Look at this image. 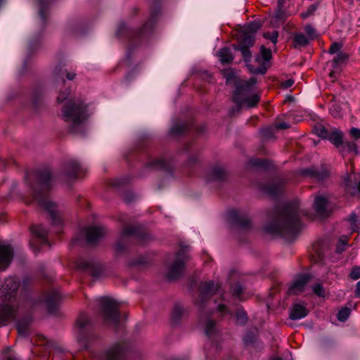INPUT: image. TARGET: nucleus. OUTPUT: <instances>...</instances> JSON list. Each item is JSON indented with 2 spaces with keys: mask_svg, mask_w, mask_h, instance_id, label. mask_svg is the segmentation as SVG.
I'll return each mask as SVG.
<instances>
[{
  "mask_svg": "<svg viewBox=\"0 0 360 360\" xmlns=\"http://www.w3.org/2000/svg\"><path fill=\"white\" fill-rule=\"evenodd\" d=\"M200 300L198 301V304L201 306L205 300L210 297L213 295H219L222 296L221 290L220 289V286L218 283H214L212 281L209 282H203L200 285Z\"/></svg>",
  "mask_w": 360,
  "mask_h": 360,
  "instance_id": "6e6552de",
  "label": "nucleus"
},
{
  "mask_svg": "<svg viewBox=\"0 0 360 360\" xmlns=\"http://www.w3.org/2000/svg\"><path fill=\"white\" fill-rule=\"evenodd\" d=\"M293 84L294 80L292 79H288L281 82V86L285 89L290 88Z\"/></svg>",
  "mask_w": 360,
  "mask_h": 360,
  "instance_id": "3c124183",
  "label": "nucleus"
},
{
  "mask_svg": "<svg viewBox=\"0 0 360 360\" xmlns=\"http://www.w3.org/2000/svg\"><path fill=\"white\" fill-rule=\"evenodd\" d=\"M252 165L258 167H265L266 164L264 160L257 159L252 161Z\"/></svg>",
  "mask_w": 360,
  "mask_h": 360,
  "instance_id": "603ef678",
  "label": "nucleus"
},
{
  "mask_svg": "<svg viewBox=\"0 0 360 360\" xmlns=\"http://www.w3.org/2000/svg\"><path fill=\"white\" fill-rule=\"evenodd\" d=\"M347 245H348V238H347V237L345 236H342L339 239L338 243L337 244L336 252L338 253V254H341L342 252H343L345 250L346 247Z\"/></svg>",
  "mask_w": 360,
  "mask_h": 360,
  "instance_id": "2f4dec72",
  "label": "nucleus"
},
{
  "mask_svg": "<svg viewBox=\"0 0 360 360\" xmlns=\"http://www.w3.org/2000/svg\"><path fill=\"white\" fill-rule=\"evenodd\" d=\"M225 176V172L223 168L220 167H214L211 171L210 180H221Z\"/></svg>",
  "mask_w": 360,
  "mask_h": 360,
  "instance_id": "bb28decb",
  "label": "nucleus"
},
{
  "mask_svg": "<svg viewBox=\"0 0 360 360\" xmlns=\"http://www.w3.org/2000/svg\"><path fill=\"white\" fill-rule=\"evenodd\" d=\"M98 302L105 319L117 323L120 320L119 303L108 297H100Z\"/></svg>",
  "mask_w": 360,
  "mask_h": 360,
  "instance_id": "423d86ee",
  "label": "nucleus"
},
{
  "mask_svg": "<svg viewBox=\"0 0 360 360\" xmlns=\"http://www.w3.org/2000/svg\"><path fill=\"white\" fill-rule=\"evenodd\" d=\"M354 295L355 297L359 298L360 297V281H358L356 284L354 289Z\"/></svg>",
  "mask_w": 360,
  "mask_h": 360,
  "instance_id": "4d7b16f0",
  "label": "nucleus"
},
{
  "mask_svg": "<svg viewBox=\"0 0 360 360\" xmlns=\"http://www.w3.org/2000/svg\"><path fill=\"white\" fill-rule=\"evenodd\" d=\"M232 73H233L232 70H226L224 71V76L226 77L227 82L231 79Z\"/></svg>",
  "mask_w": 360,
  "mask_h": 360,
  "instance_id": "bf43d9fd",
  "label": "nucleus"
},
{
  "mask_svg": "<svg viewBox=\"0 0 360 360\" xmlns=\"http://www.w3.org/2000/svg\"><path fill=\"white\" fill-rule=\"evenodd\" d=\"M256 82V78L252 77L248 80H242L238 83L233 99L238 107L252 108L258 103L259 96L255 93Z\"/></svg>",
  "mask_w": 360,
  "mask_h": 360,
  "instance_id": "39448f33",
  "label": "nucleus"
},
{
  "mask_svg": "<svg viewBox=\"0 0 360 360\" xmlns=\"http://www.w3.org/2000/svg\"><path fill=\"white\" fill-rule=\"evenodd\" d=\"M39 15H40V17L41 18V19L43 20H45V18H46V14H45V10L44 8H41L40 11H39Z\"/></svg>",
  "mask_w": 360,
  "mask_h": 360,
  "instance_id": "e2e57ef3",
  "label": "nucleus"
},
{
  "mask_svg": "<svg viewBox=\"0 0 360 360\" xmlns=\"http://www.w3.org/2000/svg\"><path fill=\"white\" fill-rule=\"evenodd\" d=\"M116 249H117V250L118 252H120V251H122V250L124 249V248L121 245V243H120V241H119V242L117 243V245H116Z\"/></svg>",
  "mask_w": 360,
  "mask_h": 360,
  "instance_id": "0e129e2a",
  "label": "nucleus"
},
{
  "mask_svg": "<svg viewBox=\"0 0 360 360\" xmlns=\"http://www.w3.org/2000/svg\"><path fill=\"white\" fill-rule=\"evenodd\" d=\"M341 152L344 155L345 153H353L356 154L358 150L354 142H346L342 145Z\"/></svg>",
  "mask_w": 360,
  "mask_h": 360,
  "instance_id": "c85d7f7f",
  "label": "nucleus"
},
{
  "mask_svg": "<svg viewBox=\"0 0 360 360\" xmlns=\"http://www.w3.org/2000/svg\"><path fill=\"white\" fill-rule=\"evenodd\" d=\"M342 44L339 42H334L331 44L328 53L330 54L338 53L341 52L340 50L342 49Z\"/></svg>",
  "mask_w": 360,
  "mask_h": 360,
  "instance_id": "c03bdc74",
  "label": "nucleus"
},
{
  "mask_svg": "<svg viewBox=\"0 0 360 360\" xmlns=\"http://www.w3.org/2000/svg\"><path fill=\"white\" fill-rule=\"evenodd\" d=\"M20 283L18 278L10 277L5 280L3 295H0V325L4 326L15 318L17 306L14 304L16 290Z\"/></svg>",
  "mask_w": 360,
  "mask_h": 360,
  "instance_id": "7ed1b4c3",
  "label": "nucleus"
},
{
  "mask_svg": "<svg viewBox=\"0 0 360 360\" xmlns=\"http://www.w3.org/2000/svg\"><path fill=\"white\" fill-rule=\"evenodd\" d=\"M226 309V307L224 304H219L217 307V310L219 311H224Z\"/></svg>",
  "mask_w": 360,
  "mask_h": 360,
  "instance_id": "69168bd1",
  "label": "nucleus"
},
{
  "mask_svg": "<svg viewBox=\"0 0 360 360\" xmlns=\"http://www.w3.org/2000/svg\"><path fill=\"white\" fill-rule=\"evenodd\" d=\"M261 27V25L259 22L253 21L250 22L248 24H247L243 27V31L247 32L250 33V34H253L255 36V34L256 32L259 30Z\"/></svg>",
  "mask_w": 360,
  "mask_h": 360,
  "instance_id": "cd10ccee",
  "label": "nucleus"
},
{
  "mask_svg": "<svg viewBox=\"0 0 360 360\" xmlns=\"http://www.w3.org/2000/svg\"><path fill=\"white\" fill-rule=\"evenodd\" d=\"M350 314V309L347 307L342 308L338 313V319L340 321H346Z\"/></svg>",
  "mask_w": 360,
  "mask_h": 360,
  "instance_id": "58836bf2",
  "label": "nucleus"
},
{
  "mask_svg": "<svg viewBox=\"0 0 360 360\" xmlns=\"http://www.w3.org/2000/svg\"><path fill=\"white\" fill-rule=\"evenodd\" d=\"M31 232L39 239L41 244L48 243L46 240L47 231L41 225H34L30 227Z\"/></svg>",
  "mask_w": 360,
  "mask_h": 360,
  "instance_id": "6ab92c4d",
  "label": "nucleus"
},
{
  "mask_svg": "<svg viewBox=\"0 0 360 360\" xmlns=\"http://www.w3.org/2000/svg\"><path fill=\"white\" fill-rule=\"evenodd\" d=\"M308 314V310L304 306L300 304H294L290 310V319L298 320L304 318Z\"/></svg>",
  "mask_w": 360,
  "mask_h": 360,
  "instance_id": "dca6fc26",
  "label": "nucleus"
},
{
  "mask_svg": "<svg viewBox=\"0 0 360 360\" xmlns=\"http://www.w3.org/2000/svg\"><path fill=\"white\" fill-rule=\"evenodd\" d=\"M84 173L85 170L76 161H71L67 166L65 175L70 179H77L82 176Z\"/></svg>",
  "mask_w": 360,
  "mask_h": 360,
  "instance_id": "2eb2a0df",
  "label": "nucleus"
},
{
  "mask_svg": "<svg viewBox=\"0 0 360 360\" xmlns=\"http://www.w3.org/2000/svg\"><path fill=\"white\" fill-rule=\"evenodd\" d=\"M302 174L315 177L320 181L323 180L328 176V172L326 170L322 169L320 171L314 168L306 169L302 171Z\"/></svg>",
  "mask_w": 360,
  "mask_h": 360,
  "instance_id": "4be33fe9",
  "label": "nucleus"
},
{
  "mask_svg": "<svg viewBox=\"0 0 360 360\" xmlns=\"http://www.w3.org/2000/svg\"><path fill=\"white\" fill-rule=\"evenodd\" d=\"M313 206L316 215L321 218L328 217L333 210L328 198L323 195L315 198Z\"/></svg>",
  "mask_w": 360,
  "mask_h": 360,
  "instance_id": "0eeeda50",
  "label": "nucleus"
},
{
  "mask_svg": "<svg viewBox=\"0 0 360 360\" xmlns=\"http://www.w3.org/2000/svg\"><path fill=\"white\" fill-rule=\"evenodd\" d=\"M4 360H18L17 356L11 352L10 348H6L2 352Z\"/></svg>",
  "mask_w": 360,
  "mask_h": 360,
  "instance_id": "37998d69",
  "label": "nucleus"
},
{
  "mask_svg": "<svg viewBox=\"0 0 360 360\" xmlns=\"http://www.w3.org/2000/svg\"><path fill=\"white\" fill-rule=\"evenodd\" d=\"M217 56L220 61L223 63H229L233 60L232 52L229 48L220 49Z\"/></svg>",
  "mask_w": 360,
  "mask_h": 360,
  "instance_id": "5701e85b",
  "label": "nucleus"
},
{
  "mask_svg": "<svg viewBox=\"0 0 360 360\" xmlns=\"http://www.w3.org/2000/svg\"><path fill=\"white\" fill-rule=\"evenodd\" d=\"M326 139H328L336 147L342 145V133L337 129L328 131Z\"/></svg>",
  "mask_w": 360,
  "mask_h": 360,
  "instance_id": "aec40b11",
  "label": "nucleus"
},
{
  "mask_svg": "<svg viewBox=\"0 0 360 360\" xmlns=\"http://www.w3.org/2000/svg\"><path fill=\"white\" fill-rule=\"evenodd\" d=\"M187 260V256L184 251H179L176 257L174 262L171 265L167 273L169 280H174L180 276L184 269V264Z\"/></svg>",
  "mask_w": 360,
  "mask_h": 360,
  "instance_id": "1a4fd4ad",
  "label": "nucleus"
},
{
  "mask_svg": "<svg viewBox=\"0 0 360 360\" xmlns=\"http://www.w3.org/2000/svg\"><path fill=\"white\" fill-rule=\"evenodd\" d=\"M183 314V308L179 305L176 304L174 306V309L172 313V319L174 322H176L179 321V319L181 318Z\"/></svg>",
  "mask_w": 360,
  "mask_h": 360,
  "instance_id": "c9c22d12",
  "label": "nucleus"
},
{
  "mask_svg": "<svg viewBox=\"0 0 360 360\" xmlns=\"http://www.w3.org/2000/svg\"><path fill=\"white\" fill-rule=\"evenodd\" d=\"M248 316L244 311H238L236 314V322L239 325H243L247 322Z\"/></svg>",
  "mask_w": 360,
  "mask_h": 360,
  "instance_id": "ea45409f",
  "label": "nucleus"
},
{
  "mask_svg": "<svg viewBox=\"0 0 360 360\" xmlns=\"http://www.w3.org/2000/svg\"><path fill=\"white\" fill-rule=\"evenodd\" d=\"M232 222L237 224L240 228L246 229L250 224V221L246 216L242 215L238 211L231 210L229 213Z\"/></svg>",
  "mask_w": 360,
  "mask_h": 360,
  "instance_id": "4468645a",
  "label": "nucleus"
},
{
  "mask_svg": "<svg viewBox=\"0 0 360 360\" xmlns=\"http://www.w3.org/2000/svg\"><path fill=\"white\" fill-rule=\"evenodd\" d=\"M76 265L78 269L84 271H89L91 275L94 276H96V274L95 272V266L94 264L89 260H86L83 258H79L77 259L76 262Z\"/></svg>",
  "mask_w": 360,
  "mask_h": 360,
  "instance_id": "a211bd4d",
  "label": "nucleus"
},
{
  "mask_svg": "<svg viewBox=\"0 0 360 360\" xmlns=\"http://www.w3.org/2000/svg\"><path fill=\"white\" fill-rule=\"evenodd\" d=\"M36 185H32L34 199L39 205L44 207L50 214L52 224L57 227L56 232L61 231L63 220L57 211V205L51 201L46 194V191L51 186L52 176L48 169L41 170L34 174Z\"/></svg>",
  "mask_w": 360,
  "mask_h": 360,
  "instance_id": "f03ea898",
  "label": "nucleus"
},
{
  "mask_svg": "<svg viewBox=\"0 0 360 360\" xmlns=\"http://www.w3.org/2000/svg\"><path fill=\"white\" fill-rule=\"evenodd\" d=\"M274 212L275 219L266 226L265 231L278 235L285 240H292L302 227L300 215L307 213L300 210L297 202L285 204L281 207L275 208Z\"/></svg>",
  "mask_w": 360,
  "mask_h": 360,
  "instance_id": "f257e3e1",
  "label": "nucleus"
},
{
  "mask_svg": "<svg viewBox=\"0 0 360 360\" xmlns=\"http://www.w3.org/2000/svg\"><path fill=\"white\" fill-rule=\"evenodd\" d=\"M350 134L354 139H358L360 138V129L358 128L352 127L350 129Z\"/></svg>",
  "mask_w": 360,
  "mask_h": 360,
  "instance_id": "864d4df0",
  "label": "nucleus"
},
{
  "mask_svg": "<svg viewBox=\"0 0 360 360\" xmlns=\"http://www.w3.org/2000/svg\"><path fill=\"white\" fill-rule=\"evenodd\" d=\"M319 6L318 4H311L305 12H303L300 14V16L302 19H306L309 16L312 15L314 12L317 10Z\"/></svg>",
  "mask_w": 360,
  "mask_h": 360,
  "instance_id": "e433bc0d",
  "label": "nucleus"
},
{
  "mask_svg": "<svg viewBox=\"0 0 360 360\" xmlns=\"http://www.w3.org/2000/svg\"><path fill=\"white\" fill-rule=\"evenodd\" d=\"M60 299V295L58 291H53L46 296L44 302L50 313H53L56 311Z\"/></svg>",
  "mask_w": 360,
  "mask_h": 360,
  "instance_id": "f3484780",
  "label": "nucleus"
},
{
  "mask_svg": "<svg viewBox=\"0 0 360 360\" xmlns=\"http://www.w3.org/2000/svg\"><path fill=\"white\" fill-rule=\"evenodd\" d=\"M188 126L185 123H178L171 128V133L174 135H179L185 131Z\"/></svg>",
  "mask_w": 360,
  "mask_h": 360,
  "instance_id": "473e14b6",
  "label": "nucleus"
},
{
  "mask_svg": "<svg viewBox=\"0 0 360 360\" xmlns=\"http://www.w3.org/2000/svg\"><path fill=\"white\" fill-rule=\"evenodd\" d=\"M310 39L302 33H296L294 35V42L295 47H303L307 46Z\"/></svg>",
  "mask_w": 360,
  "mask_h": 360,
  "instance_id": "393cba45",
  "label": "nucleus"
},
{
  "mask_svg": "<svg viewBox=\"0 0 360 360\" xmlns=\"http://www.w3.org/2000/svg\"><path fill=\"white\" fill-rule=\"evenodd\" d=\"M89 323V319L86 314L82 313L78 316L76 325L79 329H83Z\"/></svg>",
  "mask_w": 360,
  "mask_h": 360,
  "instance_id": "72a5a7b5",
  "label": "nucleus"
},
{
  "mask_svg": "<svg viewBox=\"0 0 360 360\" xmlns=\"http://www.w3.org/2000/svg\"><path fill=\"white\" fill-rule=\"evenodd\" d=\"M215 323L211 319H207L205 321V332L207 337L211 338L212 334L215 332Z\"/></svg>",
  "mask_w": 360,
  "mask_h": 360,
  "instance_id": "7c9ffc66",
  "label": "nucleus"
},
{
  "mask_svg": "<svg viewBox=\"0 0 360 360\" xmlns=\"http://www.w3.org/2000/svg\"><path fill=\"white\" fill-rule=\"evenodd\" d=\"M240 40V41L238 46H252L255 42V36L243 30Z\"/></svg>",
  "mask_w": 360,
  "mask_h": 360,
  "instance_id": "b1692460",
  "label": "nucleus"
},
{
  "mask_svg": "<svg viewBox=\"0 0 360 360\" xmlns=\"http://www.w3.org/2000/svg\"><path fill=\"white\" fill-rule=\"evenodd\" d=\"M275 127L277 129H285L289 127V124L286 122H277L275 124Z\"/></svg>",
  "mask_w": 360,
  "mask_h": 360,
  "instance_id": "5fc2aeb1",
  "label": "nucleus"
},
{
  "mask_svg": "<svg viewBox=\"0 0 360 360\" xmlns=\"http://www.w3.org/2000/svg\"><path fill=\"white\" fill-rule=\"evenodd\" d=\"M60 72H61V68H59L58 67H56L55 70H54L55 74L58 75Z\"/></svg>",
  "mask_w": 360,
  "mask_h": 360,
  "instance_id": "338daca9",
  "label": "nucleus"
},
{
  "mask_svg": "<svg viewBox=\"0 0 360 360\" xmlns=\"http://www.w3.org/2000/svg\"><path fill=\"white\" fill-rule=\"evenodd\" d=\"M75 77V74L74 72H68L66 74V77L69 80H72Z\"/></svg>",
  "mask_w": 360,
  "mask_h": 360,
  "instance_id": "680f3d73",
  "label": "nucleus"
},
{
  "mask_svg": "<svg viewBox=\"0 0 360 360\" xmlns=\"http://www.w3.org/2000/svg\"><path fill=\"white\" fill-rule=\"evenodd\" d=\"M330 110L331 115L335 117H338L341 115L340 112L335 107H333L332 108H330Z\"/></svg>",
  "mask_w": 360,
  "mask_h": 360,
  "instance_id": "13d9d810",
  "label": "nucleus"
},
{
  "mask_svg": "<svg viewBox=\"0 0 360 360\" xmlns=\"http://www.w3.org/2000/svg\"><path fill=\"white\" fill-rule=\"evenodd\" d=\"M286 0H278V10L277 14L281 13L282 12L283 6L285 3Z\"/></svg>",
  "mask_w": 360,
  "mask_h": 360,
  "instance_id": "6e6d98bb",
  "label": "nucleus"
},
{
  "mask_svg": "<svg viewBox=\"0 0 360 360\" xmlns=\"http://www.w3.org/2000/svg\"><path fill=\"white\" fill-rule=\"evenodd\" d=\"M264 37L269 39L274 44L277 43V39L278 37V31H273L272 32H265L263 34Z\"/></svg>",
  "mask_w": 360,
  "mask_h": 360,
  "instance_id": "a19ab883",
  "label": "nucleus"
},
{
  "mask_svg": "<svg viewBox=\"0 0 360 360\" xmlns=\"http://www.w3.org/2000/svg\"><path fill=\"white\" fill-rule=\"evenodd\" d=\"M264 191L271 196H276L278 195L282 189L281 186L277 183H272L265 186Z\"/></svg>",
  "mask_w": 360,
  "mask_h": 360,
  "instance_id": "a878e982",
  "label": "nucleus"
},
{
  "mask_svg": "<svg viewBox=\"0 0 360 360\" xmlns=\"http://www.w3.org/2000/svg\"><path fill=\"white\" fill-rule=\"evenodd\" d=\"M304 30L310 40L316 37V30L311 25H305Z\"/></svg>",
  "mask_w": 360,
  "mask_h": 360,
  "instance_id": "79ce46f5",
  "label": "nucleus"
},
{
  "mask_svg": "<svg viewBox=\"0 0 360 360\" xmlns=\"http://www.w3.org/2000/svg\"><path fill=\"white\" fill-rule=\"evenodd\" d=\"M232 290L236 296L239 297L243 292V288L240 284L237 283L233 286Z\"/></svg>",
  "mask_w": 360,
  "mask_h": 360,
  "instance_id": "8fccbe9b",
  "label": "nucleus"
},
{
  "mask_svg": "<svg viewBox=\"0 0 360 360\" xmlns=\"http://www.w3.org/2000/svg\"><path fill=\"white\" fill-rule=\"evenodd\" d=\"M250 46H237L235 47L236 50L240 51L245 61L248 62L250 60L252 57V53L250 50Z\"/></svg>",
  "mask_w": 360,
  "mask_h": 360,
  "instance_id": "c756f323",
  "label": "nucleus"
},
{
  "mask_svg": "<svg viewBox=\"0 0 360 360\" xmlns=\"http://www.w3.org/2000/svg\"><path fill=\"white\" fill-rule=\"evenodd\" d=\"M70 91L69 89H66L64 92H60L57 97V101L58 103H62L65 101L68 96L70 95Z\"/></svg>",
  "mask_w": 360,
  "mask_h": 360,
  "instance_id": "09e8293b",
  "label": "nucleus"
},
{
  "mask_svg": "<svg viewBox=\"0 0 360 360\" xmlns=\"http://www.w3.org/2000/svg\"><path fill=\"white\" fill-rule=\"evenodd\" d=\"M348 57L349 56L344 52H339L337 53V56L332 60V67L334 70L329 74L331 78L333 77L335 71L338 69V65L345 63L347 60Z\"/></svg>",
  "mask_w": 360,
  "mask_h": 360,
  "instance_id": "412c9836",
  "label": "nucleus"
},
{
  "mask_svg": "<svg viewBox=\"0 0 360 360\" xmlns=\"http://www.w3.org/2000/svg\"><path fill=\"white\" fill-rule=\"evenodd\" d=\"M89 245L97 243L105 234L104 229L100 226H91L85 228L80 231Z\"/></svg>",
  "mask_w": 360,
  "mask_h": 360,
  "instance_id": "9d476101",
  "label": "nucleus"
},
{
  "mask_svg": "<svg viewBox=\"0 0 360 360\" xmlns=\"http://www.w3.org/2000/svg\"><path fill=\"white\" fill-rule=\"evenodd\" d=\"M62 116L68 124L70 130L74 134H79L88 117L87 105L81 101L70 100L64 105Z\"/></svg>",
  "mask_w": 360,
  "mask_h": 360,
  "instance_id": "20e7f679",
  "label": "nucleus"
},
{
  "mask_svg": "<svg viewBox=\"0 0 360 360\" xmlns=\"http://www.w3.org/2000/svg\"><path fill=\"white\" fill-rule=\"evenodd\" d=\"M266 72V69H259V70H256L255 72V73H261V74H264Z\"/></svg>",
  "mask_w": 360,
  "mask_h": 360,
  "instance_id": "774afa93",
  "label": "nucleus"
},
{
  "mask_svg": "<svg viewBox=\"0 0 360 360\" xmlns=\"http://www.w3.org/2000/svg\"><path fill=\"white\" fill-rule=\"evenodd\" d=\"M310 277L307 274L300 276L288 289L289 295H297L302 292L309 281Z\"/></svg>",
  "mask_w": 360,
  "mask_h": 360,
  "instance_id": "ddd939ff",
  "label": "nucleus"
},
{
  "mask_svg": "<svg viewBox=\"0 0 360 360\" xmlns=\"http://www.w3.org/2000/svg\"><path fill=\"white\" fill-rule=\"evenodd\" d=\"M125 354V347L123 344H116L108 349L105 354V360H121Z\"/></svg>",
  "mask_w": 360,
  "mask_h": 360,
  "instance_id": "f8f14e48",
  "label": "nucleus"
},
{
  "mask_svg": "<svg viewBox=\"0 0 360 360\" xmlns=\"http://www.w3.org/2000/svg\"><path fill=\"white\" fill-rule=\"evenodd\" d=\"M312 290L314 294L321 297H324L326 295V291L321 283H316L312 286Z\"/></svg>",
  "mask_w": 360,
  "mask_h": 360,
  "instance_id": "f704fd0d",
  "label": "nucleus"
},
{
  "mask_svg": "<svg viewBox=\"0 0 360 360\" xmlns=\"http://www.w3.org/2000/svg\"><path fill=\"white\" fill-rule=\"evenodd\" d=\"M314 130L316 134L323 138L326 139L328 134V131H327L323 126L319 125L314 127Z\"/></svg>",
  "mask_w": 360,
  "mask_h": 360,
  "instance_id": "49530a36",
  "label": "nucleus"
},
{
  "mask_svg": "<svg viewBox=\"0 0 360 360\" xmlns=\"http://www.w3.org/2000/svg\"><path fill=\"white\" fill-rule=\"evenodd\" d=\"M13 250L9 245L0 243V270H5L13 258Z\"/></svg>",
  "mask_w": 360,
  "mask_h": 360,
  "instance_id": "9b49d317",
  "label": "nucleus"
},
{
  "mask_svg": "<svg viewBox=\"0 0 360 360\" xmlns=\"http://www.w3.org/2000/svg\"><path fill=\"white\" fill-rule=\"evenodd\" d=\"M165 165L164 160H158L155 161L154 166L157 167H162Z\"/></svg>",
  "mask_w": 360,
  "mask_h": 360,
  "instance_id": "052dcab7",
  "label": "nucleus"
},
{
  "mask_svg": "<svg viewBox=\"0 0 360 360\" xmlns=\"http://www.w3.org/2000/svg\"><path fill=\"white\" fill-rule=\"evenodd\" d=\"M261 55L264 60H269L271 58V51L269 49L262 46L260 48Z\"/></svg>",
  "mask_w": 360,
  "mask_h": 360,
  "instance_id": "de8ad7c7",
  "label": "nucleus"
},
{
  "mask_svg": "<svg viewBox=\"0 0 360 360\" xmlns=\"http://www.w3.org/2000/svg\"><path fill=\"white\" fill-rule=\"evenodd\" d=\"M349 278L352 280L360 278V266H355L352 269Z\"/></svg>",
  "mask_w": 360,
  "mask_h": 360,
  "instance_id": "a18cd8bd",
  "label": "nucleus"
},
{
  "mask_svg": "<svg viewBox=\"0 0 360 360\" xmlns=\"http://www.w3.org/2000/svg\"><path fill=\"white\" fill-rule=\"evenodd\" d=\"M138 232V229L134 226H127L124 229L122 233V238L126 236H136Z\"/></svg>",
  "mask_w": 360,
  "mask_h": 360,
  "instance_id": "4c0bfd02",
  "label": "nucleus"
}]
</instances>
